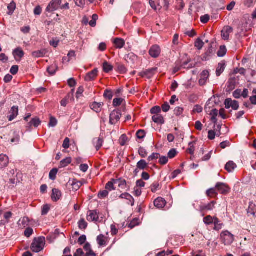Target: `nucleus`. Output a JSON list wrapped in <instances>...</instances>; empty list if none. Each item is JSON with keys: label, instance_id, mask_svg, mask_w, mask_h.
Instances as JSON below:
<instances>
[{"label": "nucleus", "instance_id": "obj_54", "mask_svg": "<svg viewBox=\"0 0 256 256\" xmlns=\"http://www.w3.org/2000/svg\"><path fill=\"white\" fill-rule=\"evenodd\" d=\"M33 232V230L32 228H28L24 231V236L27 238H29L32 235Z\"/></svg>", "mask_w": 256, "mask_h": 256}, {"label": "nucleus", "instance_id": "obj_25", "mask_svg": "<svg viewBox=\"0 0 256 256\" xmlns=\"http://www.w3.org/2000/svg\"><path fill=\"white\" fill-rule=\"evenodd\" d=\"M236 167V165L232 161H229L225 166V169L229 172L232 171Z\"/></svg>", "mask_w": 256, "mask_h": 256}, {"label": "nucleus", "instance_id": "obj_61", "mask_svg": "<svg viewBox=\"0 0 256 256\" xmlns=\"http://www.w3.org/2000/svg\"><path fill=\"white\" fill-rule=\"evenodd\" d=\"M103 140L101 138H98L97 140L96 148L98 151L102 145Z\"/></svg>", "mask_w": 256, "mask_h": 256}, {"label": "nucleus", "instance_id": "obj_3", "mask_svg": "<svg viewBox=\"0 0 256 256\" xmlns=\"http://www.w3.org/2000/svg\"><path fill=\"white\" fill-rule=\"evenodd\" d=\"M61 3V0H52L46 7V12L51 13L58 10Z\"/></svg>", "mask_w": 256, "mask_h": 256}, {"label": "nucleus", "instance_id": "obj_24", "mask_svg": "<svg viewBox=\"0 0 256 256\" xmlns=\"http://www.w3.org/2000/svg\"><path fill=\"white\" fill-rule=\"evenodd\" d=\"M236 80L234 78H230L229 79L228 82V88L226 89L227 91H231L236 86Z\"/></svg>", "mask_w": 256, "mask_h": 256}, {"label": "nucleus", "instance_id": "obj_27", "mask_svg": "<svg viewBox=\"0 0 256 256\" xmlns=\"http://www.w3.org/2000/svg\"><path fill=\"white\" fill-rule=\"evenodd\" d=\"M58 66L56 64L50 66L47 68L48 72L50 74L53 75L55 74L56 71L58 70Z\"/></svg>", "mask_w": 256, "mask_h": 256}, {"label": "nucleus", "instance_id": "obj_10", "mask_svg": "<svg viewBox=\"0 0 256 256\" xmlns=\"http://www.w3.org/2000/svg\"><path fill=\"white\" fill-rule=\"evenodd\" d=\"M214 52V48L210 44L206 52L204 54L202 58V61H206L209 60L210 58L211 57L212 55Z\"/></svg>", "mask_w": 256, "mask_h": 256}, {"label": "nucleus", "instance_id": "obj_19", "mask_svg": "<svg viewBox=\"0 0 256 256\" xmlns=\"http://www.w3.org/2000/svg\"><path fill=\"white\" fill-rule=\"evenodd\" d=\"M226 64L224 61L219 63L216 70V74L217 76H219L224 72L225 69Z\"/></svg>", "mask_w": 256, "mask_h": 256}, {"label": "nucleus", "instance_id": "obj_21", "mask_svg": "<svg viewBox=\"0 0 256 256\" xmlns=\"http://www.w3.org/2000/svg\"><path fill=\"white\" fill-rule=\"evenodd\" d=\"M47 52L46 49H42L33 52L32 55L34 58H40L43 57Z\"/></svg>", "mask_w": 256, "mask_h": 256}, {"label": "nucleus", "instance_id": "obj_23", "mask_svg": "<svg viewBox=\"0 0 256 256\" xmlns=\"http://www.w3.org/2000/svg\"><path fill=\"white\" fill-rule=\"evenodd\" d=\"M114 182H116V184H118V187L124 190L127 187V183L126 180L122 178L115 180Z\"/></svg>", "mask_w": 256, "mask_h": 256}, {"label": "nucleus", "instance_id": "obj_9", "mask_svg": "<svg viewBox=\"0 0 256 256\" xmlns=\"http://www.w3.org/2000/svg\"><path fill=\"white\" fill-rule=\"evenodd\" d=\"M200 77L198 82L200 86H203L206 84L209 77V72L207 70L202 71L200 74Z\"/></svg>", "mask_w": 256, "mask_h": 256}, {"label": "nucleus", "instance_id": "obj_32", "mask_svg": "<svg viewBox=\"0 0 256 256\" xmlns=\"http://www.w3.org/2000/svg\"><path fill=\"white\" fill-rule=\"evenodd\" d=\"M113 66L109 64L107 62H104L103 64V70L106 72L108 73L112 70Z\"/></svg>", "mask_w": 256, "mask_h": 256}, {"label": "nucleus", "instance_id": "obj_34", "mask_svg": "<svg viewBox=\"0 0 256 256\" xmlns=\"http://www.w3.org/2000/svg\"><path fill=\"white\" fill-rule=\"evenodd\" d=\"M115 181V179H112L111 180L108 182L105 186V188L106 190H108L110 191L114 190V184H116V182H114Z\"/></svg>", "mask_w": 256, "mask_h": 256}, {"label": "nucleus", "instance_id": "obj_55", "mask_svg": "<svg viewBox=\"0 0 256 256\" xmlns=\"http://www.w3.org/2000/svg\"><path fill=\"white\" fill-rule=\"evenodd\" d=\"M184 109L180 107H176L174 110V113L176 116H179L183 112Z\"/></svg>", "mask_w": 256, "mask_h": 256}, {"label": "nucleus", "instance_id": "obj_38", "mask_svg": "<svg viewBox=\"0 0 256 256\" xmlns=\"http://www.w3.org/2000/svg\"><path fill=\"white\" fill-rule=\"evenodd\" d=\"M58 170L56 168L52 169L49 174V178L52 180H54L56 178V176L58 173Z\"/></svg>", "mask_w": 256, "mask_h": 256}, {"label": "nucleus", "instance_id": "obj_47", "mask_svg": "<svg viewBox=\"0 0 256 256\" xmlns=\"http://www.w3.org/2000/svg\"><path fill=\"white\" fill-rule=\"evenodd\" d=\"M128 140L127 136L124 134H122L120 138V144L122 146H124Z\"/></svg>", "mask_w": 256, "mask_h": 256}, {"label": "nucleus", "instance_id": "obj_62", "mask_svg": "<svg viewBox=\"0 0 256 256\" xmlns=\"http://www.w3.org/2000/svg\"><path fill=\"white\" fill-rule=\"evenodd\" d=\"M232 100L231 98H226L224 101L225 108L227 109L229 108L230 107H232L231 105H232Z\"/></svg>", "mask_w": 256, "mask_h": 256}, {"label": "nucleus", "instance_id": "obj_39", "mask_svg": "<svg viewBox=\"0 0 256 256\" xmlns=\"http://www.w3.org/2000/svg\"><path fill=\"white\" fill-rule=\"evenodd\" d=\"M78 228L81 230H85L88 226V223L84 218H82L78 222Z\"/></svg>", "mask_w": 256, "mask_h": 256}, {"label": "nucleus", "instance_id": "obj_4", "mask_svg": "<svg viewBox=\"0 0 256 256\" xmlns=\"http://www.w3.org/2000/svg\"><path fill=\"white\" fill-rule=\"evenodd\" d=\"M122 114L120 110H114L110 116V124H116L120 118Z\"/></svg>", "mask_w": 256, "mask_h": 256}, {"label": "nucleus", "instance_id": "obj_50", "mask_svg": "<svg viewBox=\"0 0 256 256\" xmlns=\"http://www.w3.org/2000/svg\"><path fill=\"white\" fill-rule=\"evenodd\" d=\"M108 192L107 190L100 191L98 194V197L100 198H104L108 196Z\"/></svg>", "mask_w": 256, "mask_h": 256}, {"label": "nucleus", "instance_id": "obj_6", "mask_svg": "<svg viewBox=\"0 0 256 256\" xmlns=\"http://www.w3.org/2000/svg\"><path fill=\"white\" fill-rule=\"evenodd\" d=\"M156 70V68L146 70L140 72L139 75L142 78H146L148 79H150L154 74Z\"/></svg>", "mask_w": 256, "mask_h": 256}, {"label": "nucleus", "instance_id": "obj_2", "mask_svg": "<svg viewBox=\"0 0 256 256\" xmlns=\"http://www.w3.org/2000/svg\"><path fill=\"white\" fill-rule=\"evenodd\" d=\"M222 242L225 245H230L234 240V236L228 231H225L220 234Z\"/></svg>", "mask_w": 256, "mask_h": 256}, {"label": "nucleus", "instance_id": "obj_44", "mask_svg": "<svg viewBox=\"0 0 256 256\" xmlns=\"http://www.w3.org/2000/svg\"><path fill=\"white\" fill-rule=\"evenodd\" d=\"M112 92L110 90H106L104 92V96L106 98H108V100H110L112 98Z\"/></svg>", "mask_w": 256, "mask_h": 256}, {"label": "nucleus", "instance_id": "obj_64", "mask_svg": "<svg viewBox=\"0 0 256 256\" xmlns=\"http://www.w3.org/2000/svg\"><path fill=\"white\" fill-rule=\"evenodd\" d=\"M84 254L83 252L82 248H78L76 250V253L74 254V256H84Z\"/></svg>", "mask_w": 256, "mask_h": 256}, {"label": "nucleus", "instance_id": "obj_31", "mask_svg": "<svg viewBox=\"0 0 256 256\" xmlns=\"http://www.w3.org/2000/svg\"><path fill=\"white\" fill-rule=\"evenodd\" d=\"M96 240L98 244L100 246H103L106 245V242L105 240V236L103 234H100L97 236Z\"/></svg>", "mask_w": 256, "mask_h": 256}, {"label": "nucleus", "instance_id": "obj_18", "mask_svg": "<svg viewBox=\"0 0 256 256\" xmlns=\"http://www.w3.org/2000/svg\"><path fill=\"white\" fill-rule=\"evenodd\" d=\"M116 48L120 49L124 47L125 44L124 40L120 38H116L113 42Z\"/></svg>", "mask_w": 256, "mask_h": 256}, {"label": "nucleus", "instance_id": "obj_13", "mask_svg": "<svg viewBox=\"0 0 256 256\" xmlns=\"http://www.w3.org/2000/svg\"><path fill=\"white\" fill-rule=\"evenodd\" d=\"M68 184L71 186H72V190L74 191L78 190L82 186V184L80 182L78 181L75 179H73L72 180V182L70 180Z\"/></svg>", "mask_w": 256, "mask_h": 256}, {"label": "nucleus", "instance_id": "obj_48", "mask_svg": "<svg viewBox=\"0 0 256 256\" xmlns=\"http://www.w3.org/2000/svg\"><path fill=\"white\" fill-rule=\"evenodd\" d=\"M214 217L208 216L204 218V222L207 224H210L213 223Z\"/></svg>", "mask_w": 256, "mask_h": 256}, {"label": "nucleus", "instance_id": "obj_46", "mask_svg": "<svg viewBox=\"0 0 256 256\" xmlns=\"http://www.w3.org/2000/svg\"><path fill=\"white\" fill-rule=\"evenodd\" d=\"M57 124L58 121L53 116H50V120L48 124V126L50 127H54L56 126Z\"/></svg>", "mask_w": 256, "mask_h": 256}, {"label": "nucleus", "instance_id": "obj_63", "mask_svg": "<svg viewBox=\"0 0 256 256\" xmlns=\"http://www.w3.org/2000/svg\"><path fill=\"white\" fill-rule=\"evenodd\" d=\"M18 66H13L10 70V72L13 74L14 75L18 73Z\"/></svg>", "mask_w": 256, "mask_h": 256}, {"label": "nucleus", "instance_id": "obj_42", "mask_svg": "<svg viewBox=\"0 0 256 256\" xmlns=\"http://www.w3.org/2000/svg\"><path fill=\"white\" fill-rule=\"evenodd\" d=\"M161 108L159 106H155L152 108L150 110V112L152 114H160L161 112Z\"/></svg>", "mask_w": 256, "mask_h": 256}, {"label": "nucleus", "instance_id": "obj_29", "mask_svg": "<svg viewBox=\"0 0 256 256\" xmlns=\"http://www.w3.org/2000/svg\"><path fill=\"white\" fill-rule=\"evenodd\" d=\"M148 164L145 160H141L137 163L136 167L140 170H144L147 167Z\"/></svg>", "mask_w": 256, "mask_h": 256}, {"label": "nucleus", "instance_id": "obj_35", "mask_svg": "<svg viewBox=\"0 0 256 256\" xmlns=\"http://www.w3.org/2000/svg\"><path fill=\"white\" fill-rule=\"evenodd\" d=\"M226 52V49L225 46H221L218 52V56L219 57L224 56Z\"/></svg>", "mask_w": 256, "mask_h": 256}, {"label": "nucleus", "instance_id": "obj_1", "mask_svg": "<svg viewBox=\"0 0 256 256\" xmlns=\"http://www.w3.org/2000/svg\"><path fill=\"white\" fill-rule=\"evenodd\" d=\"M45 244V238L38 237L34 238L30 246L31 250L34 252H38L42 251Z\"/></svg>", "mask_w": 256, "mask_h": 256}, {"label": "nucleus", "instance_id": "obj_41", "mask_svg": "<svg viewBox=\"0 0 256 256\" xmlns=\"http://www.w3.org/2000/svg\"><path fill=\"white\" fill-rule=\"evenodd\" d=\"M116 70L120 74H124L126 72V69L123 64H117Z\"/></svg>", "mask_w": 256, "mask_h": 256}, {"label": "nucleus", "instance_id": "obj_53", "mask_svg": "<svg viewBox=\"0 0 256 256\" xmlns=\"http://www.w3.org/2000/svg\"><path fill=\"white\" fill-rule=\"evenodd\" d=\"M160 155L158 153H153L152 155L148 156V160L152 161L154 160L158 159L160 157Z\"/></svg>", "mask_w": 256, "mask_h": 256}, {"label": "nucleus", "instance_id": "obj_40", "mask_svg": "<svg viewBox=\"0 0 256 256\" xmlns=\"http://www.w3.org/2000/svg\"><path fill=\"white\" fill-rule=\"evenodd\" d=\"M30 220L28 217L24 216L22 219H20L19 220V222H21L22 224L23 227L26 228V226H28L29 224Z\"/></svg>", "mask_w": 256, "mask_h": 256}, {"label": "nucleus", "instance_id": "obj_36", "mask_svg": "<svg viewBox=\"0 0 256 256\" xmlns=\"http://www.w3.org/2000/svg\"><path fill=\"white\" fill-rule=\"evenodd\" d=\"M216 188H210L207 190L206 191V195L208 196L209 197H214V196H216L218 194L216 192Z\"/></svg>", "mask_w": 256, "mask_h": 256}, {"label": "nucleus", "instance_id": "obj_43", "mask_svg": "<svg viewBox=\"0 0 256 256\" xmlns=\"http://www.w3.org/2000/svg\"><path fill=\"white\" fill-rule=\"evenodd\" d=\"M14 137L11 139V142L18 144L20 142V136L18 132H14Z\"/></svg>", "mask_w": 256, "mask_h": 256}, {"label": "nucleus", "instance_id": "obj_20", "mask_svg": "<svg viewBox=\"0 0 256 256\" xmlns=\"http://www.w3.org/2000/svg\"><path fill=\"white\" fill-rule=\"evenodd\" d=\"M104 105L103 102H94L91 105L90 107L92 110L97 113L100 112L102 110V106Z\"/></svg>", "mask_w": 256, "mask_h": 256}, {"label": "nucleus", "instance_id": "obj_16", "mask_svg": "<svg viewBox=\"0 0 256 256\" xmlns=\"http://www.w3.org/2000/svg\"><path fill=\"white\" fill-rule=\"evenodd\" d=\"M98 70L97 68H94L90 72L88 73L85 77V80L91 81L94 79L98 75Z\"/></svg>", "mask_w": 256, "mask_h": 256}, {"label": "nucleus", "instance_id": "obj_5", "mask_svg": "<svg viewBox=\"0 0 256 256\" xmlns=\"http://www.w3.org/2000/svg\"><path fill=\"white\" fill-rule=\"evenodd\" d=\"M216 188L222 194L226 195L230 192V188L226 184L223 182H218L216 184Z\"/></svg>", "mask_w": 256, "mask_h": 256}, {"label": "nucleus", "instance_id": "obj_60", "mask_svg": "<svg viewBox=\"0 0 256 256\" xmlns=\"http://www.w3.org/2000/svg\"><path fill=\"white\" fill-rule=\"evenodd\" d=\"M210 20V16L208 14H205L200 17V21L203 24L207 23Z\"/></svg>", "mask_w": 256, "mask_h": 256}, {"label": "nucleus", "instance_id": "obj_26", "mask_svg": "<svg viewBox=\"0 0 256 256\" xmlns=\"http://www.w3.org/2000/svg\"><path fill=\"white\" fill-rule=\"evenodd\" d=\"M40 123L41 122L40 118L36 117L32 119L30 122L28 124V126L30 127L33 126L34 127L37 128L40 124Z\"/></svg>", "mask_w": 256, "mask_h": 256}, {"label": "nucleus", "instance_id": "obj_51", "mask_svg": "<svg viewBox=\"0 0 256 256\" xmlns=\"http://www.w3.org/2000/svg\"><path fill=\"white\" fill-rule=\"evenodd\" d=\"M138 154L142 158H146L148 154L146 150L142 147L139 148Z\"/></svg>", "mask_w": 256, "mask_h": 256}, {"label": "nucleus", "instance_id": "obj_58", "mask_svg": "<svg viewBox=\"0 0 256 256\" xmlns=\"http://www.w3.org/2000/svg\"><path fill=\"white\" fill-rule=\"evenodd\" d=\"M170 108V106L168 102H165L162 106V109L164 112H168Z\"/></svg>", "mask_w": 256, "mask_h": 256}, {"label": "nucleus", "instance_id": "obj_33", "mask_svg": "<svg viewBox=\"0 0 256 256\" xmlns=\"http://www.w3.org/2000/svg\"><path fill=\"white\" fill-rule=\"evenodd\" d=\"M72 162V158L70 157H68L64 160H62L60 162V167L64 168L68 164H70Z\"/></svg>", "mask_w": 256, "mask_h": 256}, {"label": "nucleus", "instance_id": "obj_49", "mask_svg": "<svg viewBox=\"0 0 256 256\" xmlns=\"http://www.w3.org/2000/svg\"><path fill=\"white\" fill-rule=\"evenodd\" d=\"M124 99L122 98H116L113 100V106L115 107L120 106Z\"/></svg>", "mask_w": 256, "mask_h": 256}, {"label": "nucleus", "instance_id": "obj_52", "mask_svg": "<svg viewBox=\"0 0 256 256\" xmlns=\"http://www.w3.org/2000/svg\"><path fill=\"white\" fill-rule=\"evenodd\" d=\"M50 207L48 204H45L43 206L42 210V216L46 215L49 212Z\"/></svg>", "mask_w": 256, "mask_h": 256}, {"label": "nucleus", "instance_id": "obj_45", "mask_svg": "<svg viewBox=\"0 0 256 256\" xmlns=\"http://www.w3.org/2000/svg\"><path fill=\"white\" fill-rule=\"evenodd\" d=\"M136 136L138 138L142 139L146 136V132L144 130H138L136 134Z\"/></svg>", "mask_w": 256, "mask_h": 256}, {"label": "nucleus", "instance_id": "obj_28", "mask_svg": "<svg viewBox=\"0 0 256 256\" xmlns=\"http://www.w3.org/2000/svg\"><path fill=\"white\" fill-rule=\"evenodd\" d=\"M204 43L202 42V40L200 38H198L196 39V42H194V46L198 50H200L202 49L203 46H204Z\"/></svg>", "mask_w": 256, "mask_h": 256}, {"label": "nucleus", "instance_id": "obj_17", "mask_svg": "<svg viewBox=\"0 0 256 256\" xmlns=\"http://www.w3.org/2000/svg\"><path fill=\"white\" fill-rule=\"evenodd\" d=\"M9 162L8 158L4 154L0 155V168H2L8 166Z\"/></svg>", "mask_w": 256, "mask_h": 256}, {"label": "nucleus", "instance_id": "obj_57", "mask_svg": "<svg viewBox=\"0 0 256 256\" xmlns=\"http://www.w3.org/2000/svg\"><path fill=\"white\" fill-rule=\"evenodd\" d=\"M168 162V158L166 156H162L160 157L159 160V163L160 164L164 165L166 164Z\"/></svg>", "mask_w": 256, "mask_h": 256}, {"label": "nucleus", "instance_id": "obj_37", "mask_svg": "<svg viewBox=\"0 0 256 256\" xmlns=\"http://www.w3.org/2000/svg\"><path fill=\"white\" fill-rule=\"evenodd\" d=\"M16 8V3L12 1L11 2L10 4H8V8L9 10V12H8V14L10 15H11L13 14L14 10Z\"/></svg>", "mask_w": 256, "mask_h": 256}, {"label": "nucleus", "instance_id": "obj_8", "mask_svg": "<svg viewBox=\"0 0 256 256\" xmlns=\"http://www.w3.org/2000/svg\"><path fill=\"white\" fill-rule=\"evenodd\" d=\"M160 53V48L159 46L154 45L151 47L149 50L150 55L154 58H158Z\"/></svg>", "mask_w": 256, "mask_h": 256}, {"label": "nucleus", "instance_id": "obj_15", "mask_svg": "<svg viewBox=\"0 0 256 256\" xmlns=\"http://www.w3.org/2000/svg\"><path fill=\"white\" fill-rule=\"evenodd\" d=\"M62 196L61 192L56 188H54L52 190V199L54 202L58 200Z\"/></svg>", "mask_w": 256, "mask_h": 256}, {"label": "nucleus", "instance_id": "obj_12", "mask_svg": "<svg viewBox=\"0 0 256 256\" xmlns=\"http://www.w3.org/2000/svg\"><path fill=\"white\" fill-rule=\"evenodd\" d=\"M10 113L11 114L8 116V120L12 121L18 115V106H12L10 111Z\"/></svg>", "mask_w": 256, "mask_h": 256}, {"label": "nucleus", "instance_id": "obj_59", "mask_svg": "<svg viewBox=\"0 0 256 256\" xmlns=\"http://www.w3.org/2000/svg\"><path fill=\"white\" fill-rule=\"evenodd\" d=\"M216 136V132H215L214 130H210L208 132V138L210 140H212L214 139L215 136Z\"/></svg>", "mask_w": 256, "mask_h": 256}, {"label": "nucleus", "instance_id": "obj_22", "mask_svg": "<svg viewBox=\"0 0 256 256\" xmlns=\"http://www.w3.org/2000/svg\"><path fill=\"white\" fill-rule=\"evenodd\" d=\"M152 120L156 124H162L164 123V117L161 114H154L152 117Z\"/></svg>", "mask_w": 256, "mask_h": 256}, {"label": "nucleus", "instance_id": "obj_14", "mask_svg": "<svg viewBox=\"0 0 256 256\" xmlns=\"http://www.w3.org/2000/svg\"><path fill=\"white\" fill-rule=\"evenodd\" d=\"M215 204L216 202L214 201H212L210 203H209L208 204H201L200 206V210L202 212L205 210H212L214 208Z\"/></svg>", "mask_w": 256, "mask_h": 256}, {"label": "nucleus", "instance_id": "obj_7", "mask_svg": "<svg viewBox=\"0 0 256 256\" xmlns=\"http://www.w3.org/2000/svg\"><path fill=\"white\" fill-rule=\"evenodd\" d=\"M99 212L97 210H89L88 213L87 220L89 222H98L99 219Z\"/></svg>", "mask_w": 256, "mask_h": 256}, {"label": "nucleus", "instance_id": "obj_56", "mask_svg": "<svg viewBox=\"0 0 256 256\" xmlns=\"http://www.w3.org/2000/svg\"><path fill=\"white\" fill-rule=\"evenodd\" d=\"M176 154L177 152L176 149H172L168 152V158H172L176 156Z\"/></svg>", "mask_w": 256, "mask_h": 256}, {"label": "nucleus", "instance_id": "obj_11", "mask_svg": "<svg viewBox=\"0 0 256 256\" xmlns=\"http://www.w3.org/2000/svg\"><path fill=\"white\" fill-rule=\"evenodd\" d=\"M166 204V201L162 198H158L154 201V205L158 208H163Z\"/></svg>", "mask_w": 256, "mask_h": 256}, {"label": "nucleus", "instance_id": "obj_30", "mask_svg": "<svg viewBox=\"0 0 256 256\" xmlns=\"http://www.w3.org/2000/svg\"><path fill=\"white\" fill-rule=\"evenodd\" d=\"M13 54L14 56H18L20 58H22L24 56V52L20 48H17L13 52Z\"/></svg>", "mask_w": 256, "mask_h": 256}]
</instances>
